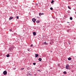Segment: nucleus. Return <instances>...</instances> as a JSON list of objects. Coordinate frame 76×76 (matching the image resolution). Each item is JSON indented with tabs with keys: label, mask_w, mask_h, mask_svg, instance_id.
Here are the masks:
<instances>
[{
	"label": "nucleus",
	"mask_w": 76,
	"mask_h": 76,
	"mask_svg": "<svg viewBox=\"0 0 76 76\" xmlns=\"http://www.w3.org/2000/svg\"><path fill=\"white\" fill-rule=\"evenodd\" d=\"M13 50V47H11L9 48V50L10 51H12Z\"/></svg>",
	"instance_id": "obj_1"
},
{
	"label": "nucleus",
	"mask_w": 76,
	"mask_h": 76,
	"mask_svg": "<svg viewBox=\"0 0 76 76\" xmlns=\"http://www.w3.org/2000/svg\"><path fill=\"white\" fill-rule=\"evenodd\" d=\"M3 73L4 75H7V71H4Z\"/></svg>",
	"instance_id": "obj_2"
},
{
	"label": "nucleus",
	"mask_w": 76,
	"mask_h": 76,
	"mask_svg": "<svg viewBox=\"0 0 76 76\" xmlns=\"http://www.w3.org/2000/svg\"><path fill=\"white\" fill-rule=\"evenodd\" d=\"M32 20L34 23H35V21H36V19H35L34 18H33L32 19Z\"/></svg>",
	"instance_id": "obj_3"
},
{
	"label": "nucleus",
	"mask_w": 76,
	"mask_h": 76,
	"mask_svg": "<svg viewBox=\"0 0 76 76\" xmlns=\"http://www.w3.org/2000/svg\"><path fill=\"white\" fill-rule=\"evenodd\" d=\"M13 19V17L11 16V17L9 19V20H12V19Z\"/></svg>",
	"instance_id": "obj_4"
},
{
	"label": "nucleus",
	"mask_w": 76,
	"mask_h": 76,
	"mask_svg": "<svg viewBox=\"0 0 76 76\" xmlns=\"http://www.w3.org/2000/svg\"><path fill=\"white\" fill-rule=\"evenodd\" d=\"M33 33L34 36H35V35H36V32H34Z\"/></svg>",
	"instance_id": "obj_5"
},
{
	"label": "nucleus",
	"mask_w": 76,
	"mask_h": 76,
	"mask_svg": "<svg viewBox=\"0 0 76 76\" xmlns=\"http://www.w3.org/2000/svg\"><path fill=\"white\" fill-rule=\"evenodd\" d=\"M38 54H35V57H38Z\"/></svg>",
	"instance_id": "obj_6"
},
{
	"label": "nucleus",
	"mask_w": 76,
	"mask_h": 76,
	"mask_svg": "<svg viewBox=\"0 0 76 76\" xmlns=\"http://www.w3.org/2000/svg\"><path fill=\"white\" fill-rule=\"evenodd\" d=\"M27 76H31V74H30V73H28L27 74Z\"/></svg>",
	"instance_id": "obj_7"
},
{
	"label": "nucleus",
	"mask_w": 76,
	"mask_h": 76,
	"mask_svg": "<svg viewBox=\"0 0 76 76\" xmlns=\"http://www.w3.org/2000/svg\"><path fill=\"white\" fill-rule=\"evenodd\" d=\"M42 60V59L41 58H39V61H41Z\"/></svg>",
	"instance_id": "obj_8"
},
{
	"label": "nucleus",
	"mask_w": 76,
	"mask_h": 76,
	"mask_svg": "<svg viewBox=\"0 0 76 76\" xmlns=\"http://www.w3.org/2000/svg\"><path fill=\"white\" fill-rule=\"evenodd\" d=\"M69 67V65L68 64H67L66 65V67Z\"/></svg>",
	"instance_id": "obj_9"
},
{
	"label": "nucleus",
	"mask_w": 76,
	"mask_h": 76,
	"mask_svg": "<svg viewBox=\"0 0 76 76\" xmlns=\"http://www.w3.org/2000/svg\"><path fill=\"white\" fill-rule=\"evenodd\" d=\"M68 60H72V58L71 57H69L68 58Z\"/></svg>",
	"instance_id": "obj_10"
},
{
	"label": "nucleus",
	"mask_w": 76,
	"mask_h": 76,
	"mask_svg": "<svg viewBox=\"0 0 76 76\" xmlns=\"http://www.w3.org/2000/svg\"><path fill=\"white\" fill-rule=\"evenodd\" d=\"M63 73L65 74L66 75L67 73V72L66 71H64L63 72Z\"/></svg>",
	"instance_id": "obj_11"
},
{
	"label": "nucleus",
	"mask_w": 76,
	"mask_h": 76,
	"mask_svg": "<svg viewBox=\"0 0 76 76\" xmlns=\"http://www.w3.org/2000/svg\"><path fill=\"white\" fill-rule=\"evenodd\" d=\"M53 2H54V0H52L51 2V3L53 4Z\"/></svg>",
	"instance_id": "obj_12"
},
{
	"label": "nucleus",
	"mask_w": 76,
	"mask_h": 76,
	"mask_svg": "<svg viewBox=\"0 0 76 76\" xmlns=\"http://www.w3.org/2000/svg\"><path fill=\"white\" fill-rule=\"evenodd\" d=\"M68 9H71V8L70 7V6H68Z\"/></svg>",
	"instance_id": "obj_13"
},
{
	"label": "nucleus",
	"mask_w": 76,
	"mask_h": 76,
	"mask_svg": "<svg viewBox=\"0 0 76 76\" xmlns=\"http://www.w3.org/2000/svg\"><path fill=\"white\" fill-rule=\"evenodd\" d=\"M70 20H72L73 19V18H72V17H71L70 18Z\"/></svg>",
	"instance_id": "obj_14"
},
{
	"label": "nucleus",
	"mask_w": 76,
	"mask_h": 76,
	"mask_svg": "<svg viewBox=\"0 0 76 76\" xmlns=\"http://www.w3.org/2000/svg\"><path fill=\"white\" fill-rule=\"evenodd\" d=\"M6 56L7 57H9V54H8V55H7Z\"/></svg>",
	"instance_id": "obj_15"
},
{
	"label": "nucleus",
	"mask_w": 76,
	"mask_h": 76,
	"mask_svg": "<svg viewBox=\"0 0 76 76\" xmlns=\"http://www.w3.org/2000/svg\"><path fill=\"white\" fill-rule=\"evenodd\" d=\"M50 10H53V9L52 7H50Z\"/></svg>",
	"instance_id": "obj_16"
},
{
	"label": "nucleus",
	"mask_w": 76,
	"mask_h": 76,
	"mask_svg": "<svg viewBox=\"0 0 76 76\" xmlns=\"http://www.w3.org/2000/svg\"><path fill=\"white\" fill-rule=\"evenodd\" d=\"M37 23H39V21H36Z\"/></svg>",
	"instance_id": "obj_17"
},
{
	"label": "nucleus",
	"mask_w": 76,
	"mask_h": 76,
	"mask_svg": "<svg viewBox=\"0 0 76 76\" xmlns=\"http://www.w3.org/2000/svg\"><path fill=\"white\" fill-rule=\"evenodd\" d=\"M44 44H46V45H47V43H46V42H44Z\"/></svg>",
	"instance_id": "obj_18"
},
{
	"label": "nucleus",
	"mask_w": 76,
	"mask_h": 76,
	"mask_svg": "<svg viewBox=\"0 0 76 76\" xmlns=\"http://www.w3.org/2000/svg\"><path fill=\"white\" fill-rule=\"evenodd\" d=\"M33 65H36V63H33Z\"/></svg>",
	"instance_id": "obj_19"
},
{
	"label": "nucleus",
	"mask_w": 76,
	"mask_h": 76,
	"mask_svg": "<svg viewBox=\"0 0 76 76\" xmlns=\"http://www.w3.org/2000/svg\"><path fill=\"white\" fill-rule=\"evenodd\" d=\"M39 16L41 15H42L41 13H39Z\"/></svg>",
	"instance_id": "obj_20"
},
{
	"label": "nucleus",
	"mask_w": 76,
	"mask_h": 76,
	"mask_svg": "<svg viewBox=\"0 0 76 76\" xmlns=\"http://www.w3.org/2000/svg\"><path fill=\"white\" fill-rule=\"evenodd\" d=\"M16 18L17 19H19V16H17Z\"/></svg>",
	"instance_id": "obj_21"
},
{
	"label": "nucleus",
	"mask_w": 76,
	"mask_h": 76,
	"mask_svg": "<svg viewBox=\"0 0 76 76\" xmlns=\"http://www.w3.org/2000/svg\"><path fill=\"white\" fill-rule=\"evenodd\" d=\"M12 31V29H10V32H11V31Z\"/></svg>",
	"instance_id": "obj_22"
},
{
	"label": "nucleus",
	"mask_w": 76,
	"mask_h": 76,
	"mask_svg": "<svg viewBox=\"0 0 76 76\" xmlns=\"http://www.w3.org/2000/svg\"><path fill=\"white\" fill-rule=\"evenodd\" d=\"M66 69H69V68H68V67H66Z\"/></svg>",
	"instance_id": "obj_23"
},
{
	"label": "nucleus",
	"mask_w": 76,
	"mask_h": 76,
	"mask_svg": "<svg viewBox=\"0 0 76 76\" xmlns=\"http://www.w3.org/2000/svg\"><path fill=\"white\" fill-rule=\"evenodd\" d=\"M33 46V45L32 44H31V47H32Z\"/></svg>",
	"instance_id": "obj_24"
},
{
	"label": "nucleus",
	"mask_w": 76,
	"mask_h": 76,
	"mask_svg": "<svg viewBox=\"0 0 76 76\" xmlns=\"http://www.w3.org/2000/svg\"><path fill=\"white\" fill-rule=\"evenodd\" d=\"M42 15H44V13H41Z\"/></svg>",
	"instance_id": "obj_25"
},
{
	"label": "nucleus",
	"mask_w": 76,
	"mask_h": 76,
	"mask_svg": "<svg viewBox=\"0 0 76 76\" xmlns=\"http://www.w3.org/2000/svg\"><path fill=\"white\" fill-rule=\"evenodd\" d=\"M14 70H15V69H16V68H13Z\"/></svg>",
	"instance_id": "obj_26"
},
{
	"label": "nucleus",
	"mask_w": 76,
	"mask_h": 76,
	"mask_svg": "<svg viewBox=\"0 0 76 76\" xmlns=\"http://www.w3.org/2000/svg\"><path fill=\"white\" fill-rule=\"evenodd\" d=\"M23 69H24V68H23L22 69V70H23Z\"/></svg>",
	"instance_id": "obj_27"
},
{
	"label": "nucleus",
	"mask_w": 76,
	"mask_h": 76,
	"mask_svg": "<svg viewBox=\"0 0 76 76\" xmlns=\"http://www.w3.org/2000/svg\"><path fill=\"white\" fill-rule=\"evenodd\" d=\"M38 71H39V72H40V71L39 70H38Z\"/></svg>",
	"instance_id": "obj_28"
},
{
	"label": "nucleus",
	"mask_w": 76,
	"mask_h": 76,
	"mask_svg": "<svg viewBox=\"0 0 76 76\" xmlns=\"http://www.w3.org/2000/svg\"><path fill=\"white\" fill-rule=\"evenodd\" d=\"M67 23H69V22H67Z\"/></svg>",
	"instance_id": "obj_29"
},
{
	"label": "nucleus",
	"mask_w": 76,
	"mask_h": 76,
	"mask_svg": "<svg viewBox=\"0 0 76 76\" xmlns=\"http://www.w3.org/2000/svg\"><path fill=\"white\" fill-rule=\"evenodd\" d=\"M28 51H29V49L28 50Z\"/></svg>",
	"instance_id": "obj_30"
},
{
	"label": "nucleus",
	"mask_w": 76,
	"mask_h": 76,
	"mask_svg": "<svg viewBox=\"0 0 76 76\" xmlns=\"http://www.w3.org/2000/svg\"><path fill=\"white\" fill-rule=\"evenodd\" d=\"M69 44H70V43H69Z\"/></svg>",
	"instance_id": "obj_31"
},
{
	"label": "nucleus",
	"mask_w": 76,
	"mask_h": 76,
	"mask_svg": "<svg viewBox=\"0 0 76 76\" xmlns=\"http://www.w3.org/2000/svg\"><path fill=\"white\" fill-rule=\"evenodd\" d=\"M37 5H38V4H37Z\"/></svg>",
	"instance_id": "obj_32"
},
{
	"label": "nucleus",
	"mask_w": 76,
	"mask_h": 76,
	"mask_svg": "<svg viewBox=\"0 0 76 76\" xmlns=\"http://www.w3.org/2000/svg\"><path fill=\"white\" fill-rule=\"evenodd\" d=\"M75 13H76V12H75Z\"/></svg>",
	"instance_id": "obj_33"
}]
</instances>
